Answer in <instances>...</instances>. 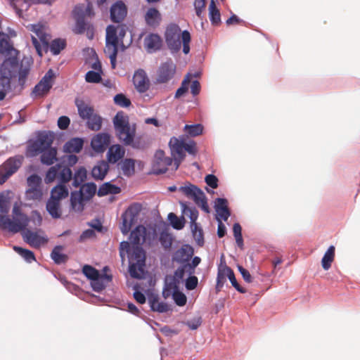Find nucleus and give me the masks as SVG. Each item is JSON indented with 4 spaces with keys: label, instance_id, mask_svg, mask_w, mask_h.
<instances>
[{
    "label": "nucleus",
    "instance_id": "nucleus-1",
    "mask_svg": "<svg viewBox=\"0 0 360 360\" xmlns=\"http://www.w3.org/2000/svg\"><path fill=\"white\" fill-rule=\"evenodd\" d=\"M146 229L143 226L139 225L133 230L130 234V243L122 241L120 245V256L122 264L126 257L129 260V271L131 277L141 278L144 276L145 252L141 247L144 242Z\"/></svg>",
    "mask_w": 360,
    "mask_h": 360
},
{
    "label": "nucleus",
    "instance_id": "nucleus-2",
    "mask_svg": "<svg viewBox=\"0 0 360 360\" xmlns=\"http://www.w3.org/2000/svg\"><path fill=\"white\" fill-rule=\"evenodd\" d=\"M30 64L27 59L22 60L20 65H17L14 59L4 60L1 66L0 77V101L4 99L6 93L11 89L10 79L18 73L19 82L23 83L30 71Z\"/></svg>",
    "mask_w": 360,
    "mask_h": 360
},
{
    "label": "nucleus",
    "instance_id": "nucleus-3",
    "mask_svg": "<svg viewBox=\"0 0 360 360\" xmlns=\"http://www.w3.org/2000/svg\"><path fill=\"white\" fill-rule=\"evenodd\" d=\"M169 146L171 155L174 158L175 169H178L181 162L184 160L186 152L193 155H195L197 153L195 141L191 140L186 141L184 136L179 138L172 137Z\"/></svg>",
    "mask_w": 360,
    "mask_h": 360
},
{
    "label": "nucleus",
    "instance_id": "nucleus-4",
    "mask_svg": "<svg viewBox=\"0 0 360 360\" xmlns=\"http://www.w3.org/2000/svg\"><path fill=\"white\" fill-rule=\"evenodd\" d=\"M113 124L119 139L127 146H133L136 129L131 126L129 117L122 112H118L113 119Z\"/></svg>",
    "mask_w": 360,
    "mask_h": 360
},
{
    "label": "nucleus",
    "instance_id": "nucleus-5",
    "mask_svg": "<svg viewBox=\"0 0 360 360\" xmlns=\"http://www.w3.org/2000/svg\"><path fill=\"white\" fill-rule=\"evenodd\" d=\"M73 15L76 20V25L74 31L77 34H82L87 30V36L92 38L93 31L91 26L84 21L86 17L94 15L92 5L89 2L77 5L73 10Z\"/></svg>",
    "mask_w": 360,
    "mask_h": 360
},
{
    "label": "nucleus",
    "instance_id": "nucleus-6",
    "mask_svg": "<svg viewBox=\"0 0 360 360\" xmlns=\"http://www.w3.org/2000/svg\"><path fill=\"white\" fill-rule=\"evenodd\" d=\"M34 34L32 35V44L39 56H43L44 51L49 48V36L46 33L44 26L37 25H30L27 26Z\"/></svg>",
    "mask_w": 360,
    "mask_h": 360
},
{
    "label": "nucleus",
    "instance_id": "nucleus-7",
    "mask_svg": "<svg viewBox=\"0 0 360 360\" xmlns=\"http://www.w3.org/2000/svg\"><path fill=\"white\" fill-rule=\"evenodd\" d=\"M118 38L115 26L109 25L106 28L105 54L110 58L112 68L116 67V58L118 51Z\"/></svg>",
    "mask_w": 360,
    "mask_h": 360
},
{
    "label": "nucleus",
    "instance_id": "nucleus-8",
    "mask_svg": "<svg viewBox=\"0 0 360 360\" xmlns=\"http://www.w3.org/2000/svg\"><path fill=\"white\" fill-rule=\"evenodd\" d=\"M29 223V217H12L11 219L7 215H0V229H7L13 233L25 231Z\"/></svg>",
    "mask_w": 360,
    "mask_h": 360
},
{
    "label": "nucleus",
    "instance_id": "nucleus-9",
    "mask_svg": "<svg viewBox=\"0 0 360 360\" xmlns=\"http://www.w3.org/2000/svg\"><path fill=\"white\" fill-rule=\"evenodd\" d=\"M53 143V137L47 133H42L37 139L27 146L26 155L34 157L39 153L49 149Z\"/></svg>",
    "mask_w": 360,
    "mask_h": 360
},
{
    "label": "nucleus",
    "instance_id": "nucleus-10",
    "mask_svg": "<svg viewBox=\"0 0 360 360\" xmlns=\"http://www.w3.org/2000/svg\"><path fill=\"white\" fill-rule=\"evenodd\" d=\"M181 29L176 25H171L167 27L165 32V41L172 52H177L181 49Z\"/></svg>",
    "mask_w": 360,
    "mask_h": 360
},
{
    "label": "nucleus",
    "instance_id": "nucleus-11",
    "mask_svg": "<svg viewBox=\"0 0 360 360\" xmlns=\"http://www.w3.org/2000/svg\"><path fill=\"white\" fill-rule=\"evenodd\" d=\"M140 207L139 205L129 206L127 210L122 215V224L120 230L124 235H126L130 231L132 225L136 222Z\"/></svg>",
    "mask_w": 360,
    "mask_h": 360
},
{
    "label": "nucleus",
    "instance_id": "nucleus-12",
    "mask_svg": "<svg viewBox=\"0 0 360 360\" xmlns=\"http://www.w3.org/2000/svg\"><path fill=\"white\" fill-rule=\"evenodd\" d=\"M55 77L54 72L49 70L42 77L40 82L34 86L32 96L34 98L42 97L51 89Z\"/></svg>",
    "mask_w": 360,
    "mask_h": 360
},
{
    "label": "nucleus",
    "instance_id": "nucleus-13",
    "mask_svg": "<svg viewBox=\"0 0 360 360\" xmlns=\"http://www.w3.org/2000/svg\"><path fill=\"white\" fill-rule=\"evenodd\" d=\"M172 161V158L165 156L163 150H157L154 155L152 164L153 173L158 174L166 172Z\"/></svg>",
    "mask_w": 360,
    "mask_h": 360
},
{
    "label": "nucleus",
    "instance_id": "nucleus-14",
    "mask_svg": "<svg viewBox=\"0 0 360 360\" xmlns=\"http://www.w3.org/2000/svg\"><path fill=\"white\" fill-rule=\"evenodd\" d=\"M0 53L7 57L5 60L14 59L17 65H19L17 56L18 51L13 48L9 36L4 32H0Z\"/></svg>",
    "mask_w": 360,
    "mask_h": 360
},
{
    "label": "nucleus",
    "instance_id": "nucleus-15",
    "mask_svg": "<svg viewBox=\"0 0 360 360\" xmlns=\"http://www.w3.org/2000/svg\"><path fill=\"white\" fill-rule=\"evenodd\" d=\"M176 72V65L172 60L162 63L157 72V82L165 83L173 78Z\"/></svg>",
    "mask_w": 360,
    "mask_h": 360
},
{
    "label": "nucleus",
    "instance_id": "nucleus-16",
    "mask_svg": "<svg viewBox=\"0 0 360 360\" xmlns=\"http://www.w3.org/2000/svg\"><path fill=\"white\" fill-rule=\"evenodd\" d=\"M133 84L136 91L139 93H144L149 89L150 80L143 70L139 69L135 71L133 76Z\"/></svg>",
    "mask_w": 360,
    "mask_h": 360
},
{
    "label": "nucleus",
    "instance_id": "nucleus-17",
    "mask_svg": "<svg viewBox=\"0 0 360 360\" xmlns=\"http://www.w3.org/2000/svg\"><path fill=\"white\" fill-rule=\"evenodd\" d=\"M22 160V157L18 156L9 158L6 161L1 169L2 177L6 179L16 172L21 166Z\"/></svg>",
    "mask_w": 360,
    "mask_h": 360
},
{
    "label": "nucleus",
    "instance_id": "nucleus-18",
    "mask_svg": "<svg viewBox=\"0 0 360 360\" xmlns=\"http://www.w3.org/2000/svg\"><path fill=\"white\" fill-rule=\"evenodd\" d=\"M110 142V136L108 134L101 133L96 135L91 140V146L97 153L103 152Z\"/></svg>",
    "mask_w": 360,
    "mask_h": 360
},
{
    "label": "nucleus",
    "instance_id": "nucleus-19",
    "mask_svg": "<svg viewBox=\"0 0 360 360\" xmlns=\"http://www.w3.org/2000/svg\"><path fill=\"white\" fill-rule=\"evenodd\" d=\"M162 41L158 34H150L144 39V46L148 53H154L162 46Z\"/></svg>",
    "mask_w": 360,
    "mask_h": 360
},
{
    "label": "nucleus",
    "instance_id": "nucleus-20",
    "mask_svg": "<svg viewBox=\"0 0 360 360\" xmlns=\"http://www.w3.org/2000/svg\"><path fill=\"white\" fill-rule=\"evenodd\" d=\"M193 248L189 245H184L176 250L173 255V260L184 264L189 261L193 255Z\"/></svg>",
    "mask_w": 360,
    "mask_h": 360
},
{
    "label": "nucleus",
    "instance_id": "nucleus-21",
    "mask_svg": "<svg viewBox=\"0 0 360 360\" xmlns=\"http://www.w3.org/2000/svg\"><path fill=\"white\" fill-rule=\"evenodd\" d=\"M179 191L181 192L186 197L193 199L194 202L202 197L204 194L203 191L200 188L190 183H187L184 186H180L179 188Z\"/></svg>",
    "mask_w": 360,
    "mask_h": 360
},
{
    "label": "nucleus",
    "instance_id": "nucleus-22",
    "mask_svg": "<svg viewBox=\"0 0 360 360\" xmlns=\"http://www.w3.org/2000/svg\"><path fill=\"white\" fill-rule=\"evenodd\" d=\"M127 15V7L122 1H117L113 4L110 9V16L112 21L119 22L122 21Z\"/></svg>",
    "mask_w": 360,
    "mask_h": 360
},
{
    "label": "nucleus",
    "instance_id": "nucleus-23",
    "mask_svg": "<svg viewBox=\"0 0 360 360\" xmlns=\"http://www.w3.org/2000/svg\"><path fill=\"white\" fill-rule=\"evenodd\" d=\"M180 206L183 216L188 217L191 220V229H195L198 225L196 221L198 218V211L195 207H189L184 202H180Z\"/></svg>",
    "mask_w": 360,
    "mask_h": 360
},
{
    "label": "nucleus",
    "instance_id": "nucleus-24",
    "mask_svg": "<svg viewBox=\"0 0 360 360\" xmlns=\"http://www.w3.org/2000/svg\"><path fill=\"white\" fill-rule=\"evenodd\" d=\"M144 19L147 25L156 27L161 22L162 16L160 11L155 8H150L147 10Z\"/></svg>",
    "mask_w": 360,
    "mask_h": 360
},
{
    "label": "nucleus",
    "instance_id": "nucleus-25",
    "mask_svg": "<svg viewBox=\"0 0 360 360\" xmlns=\"http://www.w3.org/2000/svg\"><path fill=\"white\" fill-rule=\"evenodd\" d=\"M86 202V200L84 199L82 195L77 191L71 193L70 206L72 210H73L74 212H82L84 208V205Z\"/></svg>",
    "mask_w": 360,
    "mask_h": 360
},
{
    "label": "nucleus",
    "instance_id": "nucleus-26",
    "mask_svg": "<svg viewBox=\"0 0 360 360\" xmlns=\"http://www.w3.org/2000/svg\"><path fill=\"white\" fill-rule=\"evenodd\" d=\"M215 210L217 212V219L226 221L230 217V212L227 206V200L224 198H217L216 200Z\"/></svg>",
    "mask_w": 360,
    "mask_h": 360
},
{
    "label": "nucleus",
    "instance_id": "nucleus-27",
    "mask_svg": "<svg viewBox=\"0 0 360 360\" xmlns=\"http://www.w3.org/2000/svg\"><path fill=\"white\" fill-rule=\"evenodd\" d=\"M24 240L32 247L38 248L46 242L45 239L37 233L25 230L22 233Z\"/></svg>",
    "mask_w": 360,
    "mask_h": 360
},
{
    "label": "nucleus",
    "instance_id": "nucleus-28",
    "mask_svg": "<svg viewBox=\"0 0 360 360\" xmlns=\"http://www.w3.org/2000/svg\"><path fill=\"white\" fill-rule=\"evenodd\" d=\"M125 154V150L119 144L111 146L108 151L107 158L109 162L115 163L122 159Z\"/></svg>",
    "mask_w": 360,
    "mask_h": 360
},
{
    "label": "nucleus",
    "instance_id": "nucleus-29",
    "mask_svg": "<svg viewBox=\"0 0 360 360\" xmlns=\"http://www.w3.org/2000/svg\"><path fill=\"white\" fill-rule=\"evenodd\" d=\"M179 281L174 277L167 278L162 292L165 298H168L179 290Z\"/></svg>",
    "mask_w": 360,
    "mask_h": 360
},
{
    "label": "nucleus",
    "instance_id": "nucleus-30",
    "mask_svg": "<svg viewBox=\"0 0 360 360\" xmlns=\"http://www.w3.org/2000/svg\"><path fill=\"white\" fill-rule=\"evenodd\" d=\"M84 141L79 138H73L63 146V151L66 153H79L83 147Z\"/></svg>",
    "mask_w": 360,
    "mask_h": 360
},
{
    "label": "nucleus",
    "instance_id": "nucleus-31",
    "mask_svg": "<svg viewBox=\"0 0 360 360\" xmlns=\"http://www.w3.org/2000/svg\"><path fill=\"white\" fill-rule=\"evenodd\" d=\"M75 105L77 108L79 116L84 120H86L94 113L93 108L85 103L81 99L77 98L75 100Z\"/></svg>",
    "mask_w": 360,
    "mask_h": 360
},
{
    "label": "nucleus",
    "instance_id": "nucleus-32",
    "mask_svg": "<svg viewBox=\"0 0 360 360\" xmlns=\"http://www.w3.org/2000/svg\"><path fill=\"white\" fill-rule=\"evenodd\" d=\"M108 169L109 166L108 162L105 161L99 162L92 169V176L95 179L102 180L105 176Z\"/></svg>",
    "mask_w": 360,
    "mask_h": 360
},
{
    "label": "nucleus",
    "instance_id": "nucleus-33",
    "mask_svg": "<svg viewBox=\"0 0 360 360\" xmlns=\"http://www.w3.org/2000/svg\"><path fill=\"white\" fill-rule=\"evenodd\" d=\"M69 191L66 186L62 184H59L56 186L52 188L51 193V198L60 201L68 197Z\"/></svg>",
    "mask_w": 360,
    "mask_h": 360
},
{
    "label": "nucleus",
    "instance_id": "nucleus-34",
    "mask_svg": "<svg viewBox=\"0 0 360 360\" xmlns=\"http://www.w3.org/2000/svg\"><path fill=\"white\" fill-rule=\"evenodd\" d=\"M46 210L53 218H59L61 215L60 202L49 198L46 203Z\"/></svg>",
    "mask_w": 360,
    "mask_h": 360
},
{
    "label": "nucleus",
    "instance_id": "nucleus-35",
    "mask_svg": "<svg viewBox=\"0 0 360 360\" xmlns=\"http://www.w3.org/2000/svg\"><path fill=\"white\" fill-rule=\"evenodd\" d=\"M10 191L0 193V215H6L10 210Z\"/></svg>",
    "mask_w": 360,
    "mask_h": 360
},
{
    "label": "nucleus",
    "instance_id": "nucleus-36",
    "mask_svg": "<svg viewBox=\"0 0 360 360\" xmlns=\"http://www.w3.org/2000/svg\"><path fill=\"white\" fill-rule=\"evenodd\" d=\"M41 153V162L44 165H51L57 160V150L55 148H50Z\"/></svg>",
    "mask_w": 360,
    "mask_h": 360
},
{
    "label": "nucleus",
    "instance_id": "nucleus-37",
    "mask_svg": "<svg viewBox=\"0 0 360 360\" xmlns=\"http://www.w3.org/2000/svg\"><path fill=\"white\" fill-rule=\"evenodd\" d=\"M96 185L94 183H87L82 185L80 189L77 191L80 193L86 201H89L96 192Z\"/></svg>",
    "mask_w": 360,
    "mask_h": 360
},
{
    "label": "nucleus",
    "instance_id": "nucleus-38",
    "mask_svg": "<svg viewBox=\"0 0 360 360\" xmlns=\"http://www.w3.org/2000/svg\"><path fill=\"white\" fill-rule=\"evenodd\" d=\"M334 257L335 247L333 245H330L325 252L321 259V265L324 270H328L330 268L331 264L334 260Z\"/></svg>",
    "mask_w": 360,
    "mask_h": 360
},
{
    "label": "nucleus",
    "instance_id": "nucleus-39",
    "mask_svg": "<svg viewBox=\"0 0 360 360\" xmlns=\"http://www.w3.org/2000/svg\"><path fill=\"white\" fill-rule=\"evenodd\" d=\"M149 303L153 311L163 313L169 309V305L163 302H159L158 297H152L149 298Z\"/></svg>",
    "mask_w": 360,
    "mask_h": 360
},
{
    "label": "nucleus",
    "instance_id": "nucleus-40",
    "mask_svg": "<svg viewBox=\"0 0 360 360\" xmlns=\"http://www.w3.org/2000/svg\"><path fill=\"white\" fill-rule=\"evenodd\" d=\"M120 192V188L110 182L103 184L98 191V195L104 196L108 194H117Z\"/></svg>",
    "mask_w": 360,
    "mask_h": 360
},
{
    "label": "nucleus",
    "instance_id": "nucleus-41",
    "mask_svg": "<svg viewBox=\"0 0 360 360\" xmlns=\"http://www.w3.org/2000/svg\"><path fill=\"white\" fill-rule=\"evenodd\" d=\"M120 165L124 175L130 176L134 174L135 171L134 160L127 158L122 161Z\"/></svg>",
    "mask_w": 360,
    "mask_h": 360
},
{
    "label": "nucleus",
    "instance_id": "nucleus-42",
    "mask_svg": "<svg viewBox=\"0 0 360 360\" xmlns=\"http://www.w3.org/2000/svg\"><path fill=\"white\" fill-rule=\"evenodd\" d=\"M63 247L56 246L52 250L51 254V259L57 264L65 263L68 259V256L62 252Z\"/></svg>",
    "mask_w": 360,
    "mask_h": 360
},
{
    "label": "nucleus",
    "instance_id": "nucleus-43",
    "mask_svg": "<svg viewBox=\"0 0 360 360\" xmlns=\"http://www.w3.org/2000/svg\"><path fill=\"white\" fill-rule=\"evenodd\" d=\"M168 219L172 227L176 230H181L184 227L186 220L184 216L178 217L175 214L171 212L168 214Z\"/></svg>",
    "mask_w": 360,
    "mask_h": 360
},
{
    "label": "nucleus",
    "instance_id": "nucleus-44",
    "mask_svg": "<svg viewBox=\"0 0 360 360\" xmlns=\"http://www.w3.org/2000/svg\"><path fill=\"white\" fill-rule=\"evenodd\" d=\"M209 16L212 24H218L220 22V13L219 9L217 8L214 0L210 1L209 6Z\"/></svg>",
    "mask_w": 360,
    "mask_h": 360
},
{
    "label": "nucleus",
    "instance_id": "nucleus-45",
    "mask_svg": "<svg viewBox=\"0 0 360 360\" xmlns=\"http://www.w3.org/2000/svg\"><path fill=\"white\" fill-rule=\"evenodd\" d=\"M65 45L66 42L65 39H56L51 42L49 49L53 55H58L63 49H65Z\"/></svg>",
    "mask_w": 360,
    "mask_h": 360
},
{
    "label": "nucleus",
    "instance_id": "nucleus-46",
    "mask_svg": "<svg viewBox=\"0 0 360 360\" xmlns=\"http://www.w3.org/2000/svg\"><path fill=\"white\" fill-rule=\"evenodd\" d=\"M72 177V173L71 169L68 167L62 166L58 171V179L60 184L68 183L70 181Z\"/></svg>",
    "mask_w": 360,
    "mask_h": 360
},
{
    "label": "nucleus",
    "instance_id": "nucleus-47",
    "mask_svg": "<svg viewBox=\"0 0 360 360\" xmlns=\"http://www.w3.org/2000/svg\"><path fill=\"white\" fill-rule=\"evenodd\" d=\"M87 126L94 131H98L101 127L102 119L98 115L94 113L87 119Z\"/></svg>",
    "mask_w": 360,
    "mask_h": 360
},
{
    "label": "nucleus",
    "instance_id": "nucleus-48",
    "mask_svg": "<svg viewBox=\"0 0 360 360\" xmlns=\"http://www.w3.org/2000/svg\"><path fill=\"white\" fill-rule=\"evenodd\" d=\"M105 279H106L107 281H110V278L108 277V276H103L101 274L100 276H98V278H96L95 279L91 281V285L93 290L96 292L101 291L105 287Z\"/></svg>",
    "mask_w": 360,
    "mask_h": 360
},
{
    "label": "nucleus",
    "instance_id": "nucleus-49",
    "mask_svg": "<svg viewBox=\"0 0 360 360\" xmlns=\"http://www.w3.org/2000/svg\"><path fill=\"white\" fill-rule=\"evenodd\" d=\"M86 178V170L84 167L79 168L73 176L72 185L75 187L79 186Z\"/></svg>",
    "mask_w": 360,
    "mask_h": 360
},
{
    "label": "nucleus",
    "instance_id": "nucleus-50",
    "mask_svg": "<svg viewBox=\"0 0 360 360\" xmlns=\"http://www.w3.org/2000/svg\"><path fill=\"white\" fill-rule=\"evenodd\" d=\"M13 250L18 254H19L26 262L31 263L33 261H35L34 255L32 251L18 246H14Z\"/></svg>",
    "mask_w": 360,
    "mask_h": 360
},
{
    "label": "nucleus",
    "instance_id": "nucleus-51",
    "mask_svg": "<svg viewBox=\"0 0 360 360\" xmlns=\"http://www.w3.org/2000/svg\"><path fill=\"white\" fill-rule=\"evenodd\" d=\"M60 168V165L57 164L55 166H53L49 168L48 170L46 177H45V182L46 184H49L51 182H53L56 177L58 178V171Z\"/></svg>",
    "mask_w": 360,
    "mask_h": 360
},
{
    "label": "nucleus",
    "instance_id": "nucleus-52",
    "mask_svg": "<svg viewBox=\"0 0 360 360\" xmlns=\"http://www.w3.org/2000/svg\"><path fill=\"white\" fill-rule=\"evenodd\" d=\"M160 242L162 246L165 249H169L172 244V236L166 231H162L160 234Z\"/></svg>",
    "mask_w": 360,
    "mask_h": 360
},
{
    "label": "nucleus",
    "instance_id": "nucleus-53",
    "mask_svg": "<svg viewBox=\"0 0 360 360\" xmlns=\"http://www.w3.org/2000/svg\"><path fill=\"white\" fill-rule=\"evenodd\" d=\"M185 131L191 136H196L202 134L203 127L201 124H197L194 125H185Z\"/></svg>",
    "mask_w": 360,
    "mask_h": 360
},
{
    "label": "nucleus",
    "instance_id": "nucleus-54",
    "mask_svg": "<svg viewBox=\"0 0 360 360\" xmlns=\"http://www.w3.org/2000/svg\"><path fill=\"white\" fill-rule=\"evenodd\" d=\"M191 83L190 75H187L183 80L181 86L176 90L175 98H178L183 96L188 90L189 84Z\"/></svg>",
    "mask_w": 360,
    "mask_h": 360
},
{
    "label": "nucleus",
    "instance_id": "nucleus-55",
    "mask_svg": "<svg viewBox=\"0 0 360 360\" xmlns=\"http://www.w3.org/2000/svg\"><path fill=\"white\" fill-rule=\"evenodd\" d=\"M114 102L122 108H127L131 105L130 100L122 94H118L114 96Z\"/></svg>",
    "mask_w": 360,
    "mask_h": 360
},
{
    "label": "nucleus",
    "instance_id": "nucleus-56",
    "mask_svg": "<svg viewBox=\"0 0 360 360\" xmlns=\"http://www.w3.org/2000/svg\"><path fill=\"white\" fill-rule=\"evenodd\" d=\"M83 274L91 281L98 278L100 276V273L94 267L89 265L84 266L82 269Z\"/></svg>",
    "mask_w": 360,
    "mask_h": 360
},
{
    "label": "nucleus",
    "instance_id": "nucleus-57",
    "mask_svg": "<svg viewBox=\"0 0 360 360\" xmlns=\"http://www.w3.org/2000/svg\"><path fill=\"white\" fill-rule=\"evenodd\" d=\"M101 74L99 72L89 71L85 75V80L89 83H98L102 79Z\"/></svg>",
    "mask_w": 360,
    "mask_h": 360
},
{
    "label": "nucleus",
    "instance_id": "nucleus-58",
    "mask_svg": "<svg viewBox=\"0 0 360 360\" xmlns=\"http://www.w3.org/2000/svg\"><path fill=\"white\" fill-rule=\"evenodd\" d=\"M181 39L183 44V52L188 54L190 51L189 43L191 41V34L187 30L181 32Z\"/></svg>",
    "mask_w": 360,
    "mask_h": 360
},
{
    "label": "nucleus",
    "instance_id": "nucleus-59",
    "mask_svg": "<svg viewBox=\"0 0 360 360\" xmlns=\"http://www.w3.org/2000/svg\"><path fill=\"white\" fill-rule=\"evenodd\" d=\"M27 196L29 199L38 200L42 196L41 187L29 188L26 191Z\"/></svg>",
    "mask_w": 360,
    "mask_h": 360
},
{
    "label": "nucleus",
    "instance_id": "nucleus-60",
    "mask_svg": "<svg viewBox=\"0 0 360 360\" xmlns=\"http://www.w3.org/2000/svg\"><path fill=\"white\" fill-rule=\"evenodd\" d=\"M222 271H223V274L225 276H227L228 278L229 279L230 282L231 283L232 285L235 288V287H238V283H237V281L236 279V277H235V275H234V273L233 271H232V269L227 266H224L222 267Z\"/></svg>",
    "mask_w": 360,
    "mask_h": 360
},
{
    "label": "nucleus",
    "instance_id": "nucleus-61",
    "mask_svg": "<svg viewBox=\"0 0 360 360\" xmlns=\"http://www.w3.org/2000/svg\"><path fill=\"white\" fill-rule=\"evenodd\" d=\"M172 296L176 305L182 307L186 304L187 300L186 297L179 290L176 291L174 294H173Z\"/></svg>",
    "mask_w": 360,
    "mask_h": 360
},
{
    "label": "nucleus",
    "instance_id": "nucleus-62",
    "mask_svg": "<svg viewBox=\"0 0 360 360\" xmlns=\"http://www.w3.org/2000/svg\"><path fill=\"white\" fill-rule=\"evenodd\" d=\"M41 179L37 174H32L27 178V184L30 188L41 187Z\"/></svg>",
    "mask_w": 360,
    "mask_h": 360
},
{
    "label": "nucleus",
    "instance_id": "nucleus-63",
    "mask_svg": "<svg viewBox=\"0 0 360 360\" xmlns=\"http://www.w3.org/2000/svg\"><path fill=\"white\" fill-rule=\"evenodd\" d=\"M12 217H28L27 214L22 212L21 203L15 202L13 205Z\"/></svg>",
    "mask_w": 360,
    "mask_h": 360
},
{
    "label": "nucleus",
    "instance_id": "nucleus-64",
    "mask_svg": "<svg viewBox=\"0 0 360 360\" xmlns=\"http://www.w3.org/2000/svg\"><path fill=\"white\" fill-rule=\"evenodd\" d=\"M205 1L206 0H195L194 1L195 13L200 18H202V13L205 7Z\"/></svg>",
    "mask_w": 360,
    "mask_h": 360
}]
</instances>
